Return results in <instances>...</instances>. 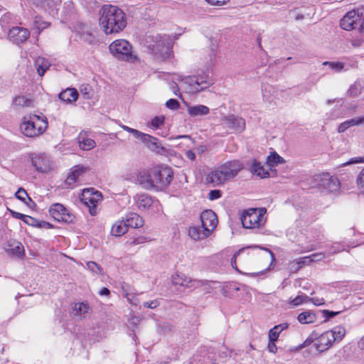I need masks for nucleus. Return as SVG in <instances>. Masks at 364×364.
Here are the masks:
<instances>
[{"mask_svg":"<svg viewBox=\"0 0 364 364\" xmlns=\"http://www.w3.org/2000/svg\"><path fill=\"white\" fill-rule=\"evenodd\" d=\"M15 196L22 202L26 204H28L27 200L28 201H31V199L29 198L28 193L23 188H19L18 190L16 192Z\"/></svg>","mask_w":364,"mask_h":364,"instance_id":"41","label":"nucleus"},{"mask_svg":"<svg viewBox=\"0 0 364 364\" xmlns=\"http://www.w3.org/2000/svg\"><path fill=\"white\" fill-rule=\"evenodd\" d=\"M147 241H148V240L146 237L140 236L138 237H134V238L130 239L129 240H128L127 242L126 245L128 246H134V245L144 244Z\"/></svg>","mask_w":364,"mask_h":364,"instance_id":"42","label":"nucleus"},{"mask_svg":"<svg viewBox=\"0 0 364 364\" xmlns=\"http://www.w3.org/2000/svg\"><path fill=\"white\" fill-rule=\"evenodd\" d=\"M226 181L237 176L238 173L243 168L241 162L237 160L230 161L218 166Z\"/></svg>","mask_w":364,"mask_h":364,"instance_id":"11","label":"nucleus"},{"mask_svg":"<svg viewBox=\"0 0 364 364\" xmlns=\"http://www.w3.org/2000/svg\"><path fill=\"white\" fill-rule=\"evenodd\" d=\"M265 208H250L247 210L241 216L243 228L253 229L259 228L265 223Z\"/></svg>","mask_w":364,"mask_h":364,"instance_id":"4","label":"nucleus"},{"mask_svg":"<svg viewBox=\"0 0 364 364\" xmlns=\"http://www.w3.org/2000/svg\"><path fill=\"white\" fill-rule=\"evenodd\" d=\"M128 230V225L126 221L118 220L112 227L111 232L116 237L125 234Z\"/></svg>","mask_w":364,"mask_h":364,"instance_id":"31","label":"nucleus"},{"mask_svg":"<svg viewBox=\"0 0 364 364\" xmlns=\"http://www.w3.org/2000/svg\"><path fill=\"white\" fill-rule=\"evenodd\" d=\"M171 282L174 285L181 286L186 288H198L201 285L208 284V282L193 279L182 272H176L171 276Z\"/></svg>","mask_w":364,"mask_h":364,"instance_id":"9","label":"nucleus"},{"mask_svg":"<svg viewBox=\"0 0 364 364\" xmlns=\"http://www.w3.org/2000/svg\"><path fill=\"white\" fill-rule=\"evenodd\" d=\"M134 200L137 209L141 212L154 210L159 203L158 200H154L151 196L144 193H137L134 197Z\"/></svg>","mask_w":364,"mask_h":364,"instance_id":"12","label":"nucleus"},{"mask_svg":"<svg viewBox=\"0 0 364 364\" xmlns=\"http://www.w3.org/2000/svg\"><path fill=\"white\" fill-rule=\"evenodd\" d=\"M124 296L131 304L136 306L139 303L138 298H136L133 294L124 292Z\"/></svg>","mask_w":364,"mask_h":364,"instance_id":"48","label":"nucleus"},{"mask_svg":"<svg viewBox=\"0 0 364 364\" xmlns=\"http://www.w3.org/2000/svg\"><path fill=\"white\" fill-rule=\"evenodd\" d=\"M315 181L319 188L329 192H337L340 188V182L338 178L331 176L328 173H323L315 176Z\"/></svg>","mask_w":364,"mask_h":364,"instance_id":"8","label":"nucleus"},{"mask_svg":"<svg viewBox=\"0 0 364 364\" xmlns=\"http://www.w3.org/2000/svg\"><path fill=\"white\" fill-rule=\"evenodd\" d=\"M308 301H311L316 306H321L325 304V301L323 298H309Z\"/></svg>","mask_w":364,"mask_h":364,"instance_id":"62","label":"nucleus"},{"mask_svg":"<svg viewBox=\"0 0 364 364\" xmlns=\"http://www.w3.org/2000/svg\"><path fill=\"white\" fill-rule=\"evenodd\" d=\"M102 194L93 188L85 189L83 191L81 196V200L86 205L90 210L91 215L97 213L96 208L102 200Z\"/></svg>","mask_w":364,"mask_h":364,"instance_id":"7","label":"nucleus"},{"mask_svg":"<svg viewBox=\"0 0 364 364\" xmlns=\"http://www.w3.org/2000/svg\"><path fill=\"white\" fill-rule=\"evenodd\" d=\"M331 335L332 333L327 331L316 338L314 346L318 352H324L333 346L335 342V338L331 336Z\"/></svg>","mask_w":364,"mask_h":364,"instance_id":"14","label":"nucleus"},{"mask_svg":"<svg viewBox=\"0 0 364 364\" xmlns=\"http://www.w3.org/2000/svg\"><path fill=\"white\" fill-rule=\"evenodd\" d=\"M173 171L167 166H157L152 168V177H154V189L161 191L166 188L173 180Z\"/></svg>","mask_w":364,"mask_h":364,"instance_id":"5","label":"nucleus"},{"mask_svg":"<svg viewBox=\"0 0 364 364\" xmlns=\"http://www.w3.org/2000/svg\"><path fill=\"white\" fill-rule=\"evenodd\" d=\"M137 181L146 190L154 189V177H152V168L142 170L137 176Z\"/></svg>","mask_w":364,"mask_h":364,"instance_id":"20","label":"nucleus"},{"mask_svg":"<svg viewBox=\"0 0 364 364\" xmlns=\"http://www.w3.org/2000/svg\"><path fill=\"white\" fill-rule=\"evenodd\" d=\"M288 328V323H283L279 325L275 326L274 328H271L269 331V339L271 341H277L279 336V334L282 331L287 329Z\"/></svg>","mask_w":364,"mask_h":364,"instance_id":"37","label":"nucleus"},{"mask_svg":"<svg viewBox=\"0 0 364 364\" xmlns=\"http://www.w3.org/2000/svg\"><path fill=\"white\" fill-rule=\"evenodd\" d=\"M48 127L46 117L29 114L23 117L20 125L21 133L27 137H37L45 132Z\"/></svg>","mask_w":364,"mask_h":364,"instance_id":"2","label":"nucleus"},{"mask_svg":"<svg viewBox=\"0 0 364 364\" xmlns=\"http://www.w3.org/2000/svg\"><path fill=\"white\" fill-rule=\"evenodd\" d=\"M223 121L226 127L235 132H241L245 129V122L241 117L231 114L225 117Z\"/></svg>","mask_w":364,"mask_h":364,"instance_id":"19","label":"nucleus"},{"mask_svg":"<svg viewBox=\"0 0 364 364\" xmlns=\"http://www.w3.org/2000/svg\"><path fill=\"white\" fill-rule=\"evenodd\" d=\"M277 341H271L269 339V343H268V346H267V348H268V350L270 353H275L277 350V347L275 344V342Z\"/></svg>","mask_w":364,"mask_h":364,"instance_id":"63","label":"nucleus"},{"mask_svg":"<svg viewBox=\"0 0 364 364\" xmlns=\"http://www.w3.org/2000/svg\"><path fill=\"white\" fill-rule=\"evenodd\" d=\"M58 97L61 100L67 103H72L77 100L78 92L75 88H68L61 92Z\"/></svg>","mask_w":364,"mask_h":364,"instance_id":"29","label":"nucleus"},{"mask_svg":"<svg viewBox=\"0 0 364 364\" xmlns=\"http://www.w3.org/2000/svg\"><path fill=\"white\" fill-rule=\"evenodd\" d=\"M245 251V248H242V249H240V250H238L237 252H235V254L233 255V257H232L231 259V265L232 267L236 270L238 272H240V271L237 269V265H236V260H237V257L242 253Z\"/></svg>","mask_w":364,"mask_h":364,"instance_id":"56","label":"nucleus"},{"mask_svg":"<svg viewBox=\"0 0 364 364\" xmlns=\"http://www.w3.org/2000/svg\"><path fill=\"white\" fill-rule=\"evenodd\" d=\"M202 228L208 229L212 233L218 224V218L215 213L211 210H204L200 215Z\"/></svg>","mask_w":364,"mask_h":364,"instance_id":"16","label":"nucleus"},{"mask_svg":"<svg viewBox=\"0 0 364 364\" xmlns=\"http://www.w3.org/2000/svg\"><path fill=\"white\" fill-rule=\"evenodd\" d=\"M80 92L85 99H90L91 97V90L90 87H85L80 89Z\"/></svg>","mask_w":364,"mask_h":364,"instance_id":"60","label":"nucleus"},{"mask_svg":"<svg viewBox=\"0 0 364 364\" xmlns=\"http://www.w3.org/2000/svg\"><path fill=\"white\" fill-rule=\"evenodd\" d=\"M332 333L331 336L335 338V342L341 341L346 335V329L343 326H337L328 331Z\"/></svg>","mask_w":364,"mask_h":364,"instance_id":"40","label":"nucleus"},{"mask_svg":"<svg viewBox=\"0 0 364 364\" xmlns=\"http://www.w3.org/2000/svg\"><path fill=\"white\" fill-rule=\"evenodd\" d=\"M306 257L309 259L311 264L313 262H318L322 260L325 257V255L323 253L319 252L312 254L310 256H307Z\"/></svg>","mask_w":364,"mask_h":364,"instance_id":"50","label":"nucleus"},{"mask_svg":"<svg viewBox=\"0 0 364 364\" xmlns=\"http://www.w3.org/2000/svg\"><path fill=\"white\" fill-rule=\"evenodd\" d=\"M208 229H204L201 227L192 226L189 228L188 235L189 236L196 241L202 240L210 235Z\"/></svg>","mask_w":364,"mask_h":364,"instance_id":"22","label":"nucleus"},{"mask_svg":"<svg viewBox=\"0 0 364 364\" xmlns=\"http://www.w3.org/2000/svg\"><path fill=\"white\" fill-rule=\"evenodd\" d=\"M126 223L128 227L138 228L144 225V220L136 213H130L127 215Z\"/></svg>","mask_w":364,"mask_h":364,"instance_id":"32","label":"nucleus"},{"mask_svg":"<svg viewBox=\"0 0 364 364\" xmlns=\"http://www.w3.org/2000/svg\"><path fill=\"white\" fill-rule=\"evenodd\" d=\"M316 320V314L311 311L301 312L298 316V321L303 324L311 323L315 322Z\"/></svg>","mask_w":364,"mask_h":364,"instance_id":"38","label":"nucleus"},{"mask_svg":"<svg viewBox=\"0 0 364 364\" xmlns=\"http://www.w3.org/2000/svg\"><path fill=\"white\" fill-rule=\"evenodd\" d=\"M88 171V168L82 165H77L73 167L68 176L65 183L68 186H73L81 179L84 173Z\"/></svg>","mask_w":364,"mask_h":364,"instance_id":"18","label":"nucleus"},{"mask_svg":"<svg viewBox=\"0 0 364 364\" xmlns=\"http://www.w3.org/2000/svg\"><path fill=\"white\" fill-rule=\"evenodd\" d=\"M345 122H346V124L349 127V128L350 127H353V126H359L363 124L360 117L350 119L346 120Z\"/></svg>","mask_w":364,"mask_h":364,"instance_id":"55","label":"nucleus"},{"mask_svg":"<svg viewBox=\"0 0 364 364\" xmlns=\"http://www.w3.org/2000/svg\"><path fill=\"white\" fill-rule=\"evenodd\" d=\"M358 21H360L359 14V8L357 10H352L348 12L341 20V27L346 31H350L354 28V25Z\"/></svg>","mask_w":364,"mask_h":364,"instance_id":"15","label":"nucleus"},{"mask_svg":"<svg viewBox=\"0 0 364 364\" xmlns=\"http://www.w3.org/2000/svg\"><path fill=\"white\" fill-rule=\"evenodd\" d=\"M90 308L86 303H76L73 308V314L76 316L84 317L90 312Z\"/></svg>","mask_w":364,"mask_h":364,"instance_id":"35","label":"nucleus"},{"mask_svg":"<svg viewBox=\"0 0 364 364\" xmlns=\"http://www.w3.org/2000/svg\"><path fill=\"white\" fill-rule=\"evenodd\" d=\"M203 282V280H201ZM206 282H208V284H204L201 285L200 287H204V289L206 292L209 293L210 292V289H216L218 287L217 285L219 284L218 282H214V281H205Z\"/></svg>","mask_w":364,"mask_h":364,"instance_id":"52","label":"nucleus"},{"mask_svg":"<svg viewBox=\"0 0 364 364\" xmlns=\"http://www.w3.org/2000/svg\"><path fill=\"white\" fill-rule=\"evenodd\" d=\"M149 38L153 40V43L149 44V48L153 53L162 57L168 54L171 46V40L168 37L156 35Z\"/></svg>","mask_w":364,"mask_h":364,"instance_id":"6","label":"nucleus"},{"mask_svg":"<svg viewBox=\"0 0 364 364\" xmlns=\"http://www.w3.org/2000/svg\"><path fill=\"white\" fill-rule=\"evenodd\" d=\"M309 296L305 294L298 295L296 298L290 301V304L294 306H297L304 302H308Z\"/></svg>","mask_w":364,"mask_h":364,"instance_id":"44","label":"nucleus"},{"mask_svg":"<svg viewBox=\"0 0 364 364\" xmlns=\"http://www.w3.org/2000/svg\"><path fill=\"white\" fill-rule=\"evenodd\" d=\"M111 53L118 59L128 62H134L137 57L132 53V47L126 40L118 39L113 41L109 46Z\"/></svg>","mask_w":364,"mask_h":364,"instance_id":"3","label":"nucleus"},{"mask_svg":"<svg viewBox=\"0 0 364 364\" xmlns=\"http://www.w3.org/2000/svg\"><path fill=\"white\" fill-rule=\"evenodd\" d=\"M166 107L168 109L176 110L180 107L179 102L175 99H170L166 103Z\"/></svg>","mask_w":364,"mask_h":364,"instance_id":"51","label":"nucleus"},{"mask_svg":"<svg viewBox=\"0 0 364 364\" xmlns=\"http://www.w3.org/2000/svg\"><path fill=\"white\" fill-rule=\"evenodd\" d=\"M77 142L80 149L84 151H89L92 149L96 146V142L92 139L87 136V133L81 132L77 137Z\"/></svg>","mask_w":364,"mask_h":364,"instance_id":"23","label":"nucleus"},{"mask_svg":"<svg viewBox=\"0 0 364 364\" xmlns=\"http://www.w3.org/2000/svg\"><path fill=\"white\" fill-rule=\"evenodd\" d=\"M187 112L191 117H195L207 115L210 112V109L207 106L203 105H198L194 106L188 105Z\"/></svg>","mask_w":364,"mask_h":364,"instance_id":"27","label":"nucleus"},{"mask_svg":"<svg viewBox=\"0 0 364 364\" xmlns=\"http://www.w3.org/2000/svg\"><path fill=\"white\" fill-rule=\"evenodd\" d=\"M6 252L16 257H21L24 255V248L21 243L16 240H11L9 242Z\"/></svg>","mask_w":364,"mask_h":364,"instance_id":"26","label":"nucleus"},{"mask_svg":"<svg viewBox=\"0 0 364 364\" xmlns=\"http://www.w3.org/2000/svg\"><path fill=\"white\" fill-rule=\"evenodd\" d=\"M208 3L213 6H220L226 4L230 0H205Z\"/></svg>","mask_w":364,"mask_h":364,"instance_id":"59","label":"nucleus"},{"mask_svg":"<svg viewBox=\"0 0 364 364\" xmlns=\"http://www.w3.org/2000/svg\"><path fill=\"white\" fill-rule=\"evenodd\" d=\"M344 250H346V249L343 246H341L340 245H333L329 251L331 254H335Z\"/></svg>","mask_w":364,"mask_h":364,"instance_id":"61","label":"nucleus"},{"mask_svg":"<svg viewBox=\"0 0 364 364\" xmlns=\"http://www.w3.org/2000/svg\"><path fill=\"white\" fill-rule=\"evenodd\" d=\"M181 87L189 93H196L201 92V88L198 87L195 76L186 77L181 83Z\"/></svg>","mask_w":364,"mask_h":364,"instance_id":"24","label":"nucleus"},{"mask_svg":"<svg viewBox=\"0 0 364 364\" xmlns=\"http://www.w3.org/2000/svg\"><path fill=\"white\" fill-rule=\"evenodd\" d=\"M138 139H140L149 149L156 154H163L165 151L164 147L159 143V139L156 137L141 132Z\"/></svg>","mask_w":364,"mask_h":364,"instance_id":"13","label":"nucleus"},{"mask_svg":"<svg viewBox=\"0 0 364 364\" xmlns=\"http://www.w3.org/2000/svg\"><path fill=\"white\" fill-rule=\"evenodd\" d=\"M121 127L126 132H129V133H131L132 134L136 139L139 138V136H140L141 132L137 130V129H133V128H131L128 126H126V125H121Z\"/></svg>","mask_w":364,"mask_h":364,"instance_id":"54","label":"nucleus"},{"mask_svg":"<svg viewBox=\"0 0 364 364\" xmlns=\"http://www.w3.org/2000/svg\"><path fill=\"white\" fill-rule=\"evenodd\" d=\"M314 340H316V338H314L311 336L307 338L301 344L299 345L296 347V350H301L305 347L309 346L310 344H311L314 342Z\"/></svg>","mask_w":364,"mask_h":364,"instance_id":"58","label":"nucleus"},{"mask_svg":"<svg viewBox=\"0 0 364 364\" xmlns=\"http://www.w3.org/2000/svg\"><path fill=\"white\" fill-rule=\"evenodd\" d=\"M164 122V117H155L154 119H152L151 120V126L155 128V129H157L159 128L161 125H162Z\"/></svg>","mask_w":364,"mask_h":364,"instance_id":"49","label":"nucleus"},{"mask_svg":"<svg viewBox=\"0 0 364 364\" xmlns=\"http://www.w3.org/2000/svg\"><path fill=\"white\" fill-rule=\"evenodd\" d=\"M363 39L360 35L353 36L350 42L353 47L358 48L363 43Z\"/></svg>","mask_w":364,"mask_h":364,"instance_id":"47","label":"nucleus"},{"mask_svg":"<svg viewBox=\"0 0 364 364\" xmlns=\"http://www.w3.org/2000/svg\"><path fill=\"white\" fill-rule=\"evenodd\" d=\"M30 36V31L25 28L14 27L9 32V39L16 44L26 41Z\"/></svg>","mask_w":364,"mask_h":364,"instance_id":"17","label":"nucleus"},{"mask_svg":"<svg viewBox=\"0 0 364 364\" xmlns=\"http://www.w3.org/2000/svg\"><path fill=\"white\" fill-rule=\"evenodd\" d=\"M14 105L20 107H29L33 106V101L25 96H18L14 98Z\"/></svg>","mask_w":364,"mask_h":364,"instance_id":"39","label":"nucleus"},{"mask_svg":"<svg viewBox=\"0 0 364 364\" xmlns=\"http://www.w3.org/2000/svg\"><path fill=\"white\" fill-rule=\"evenodd\" d=\"M197 82H198V87L201 88V91L209 87L213 83V80L209 74H204L203 75H198L195 76Z\"/></svg>","mask_w":364,"mask_h":364,"instance_id":"36","label":"nucleus"},{"mask_svg":"<svg viewBox=\"0 0 364 364\" xmlns=\"http://www.w3.org/2000/svg\"><path fill=\"white\" fill-rule=\"evenodd\" d=\"M284 163V159L280 156L277 152H272L267 157L266 160L267 166L269 168V170L272 171V168L279 164H282Z\"/></svg>","mask_w":364,"mask_h":364,"instance_id":"33","label":"nucleus"},{"mask_svg":"<svg viewBox=\"0 0 364 364\" xmlns=\"http://www.w3.org/2000/svg\"><path fill=\"white\" fill-rule=\"evenodd\" d=\"M49 213L51 217L58 222L72 223L75 218V216L60 203L53 204Z\"/></svg>","mask_w":364,"mask_h":364,"instance_id":"10","label":"nucleus"},{"mask_svg":"<svg viewBox=\"0 0 364 364\" xmlns=\"http://www.w3.org/2000/svg\"><path fill=\"white\" fill-rule=\"evenodd\" d=\"M361 93L360 85L355 83L348 90V94L352 97H357Z\"/></svg>","mask_w":364,"mask_h":364,"instance_id":"46","label":"nucleus"},{"mask_svg":"<svg viewBox=\"0 0 364 364\" xmlns=\"http://www.w3.org/2000/svg\"><path fill=\"white\" fill-rule=\"evenodd\" d=\"M310 260L309 258L304 257L289 262L288 269L291 272H296L304 265H309Z\"/></svg>","mask_w":364,"mask_h":364,"instance_id":"30","label":"nucleus"},{"mask_svg":"<svg viewBox=\"0 0 364 364\" xmlns=\"http://www.w3.org/2000/svg\"><path fill=\"white\" fill-rule=\"evenodd\" d=\"M207 181L213 183L214 186H220L226 182L218 166L212 171L207 176Z\"/></svg>","mask_w":364,"mask_h":364,"instance_id":"25","label":"nucleus"},{"mask_svg":"<svg viewBox=\"0 0 364 364\" xmlns=\"http://www.w3.org/2000/svg\"><path fill=\"white\" fill-rule=\"evenodd\" d=\"M269 168H265L264 165L256 160H254L252 163L251 171L262 178L269 177Z\"/></svg>","mask_w":364,"mask_h":364,"instance_id":"28","label":"nucleus"},{"mask_svg":"<svg viewBox=\"0 0 364 364\" xmlns=\"http://www.w3.org/2000/svg\"><path fill=\"white\" fill-rule=\"evenodd\" d=\"M87 268L92 271V272L98 274H102V268L95 262H88L87 263Z\"/></svg>","mask_w":364,"mask_h":364,"instance_id":"45","label":"nucleus"},{"mask_svg":"<svg viewBox=\"0 0 364 364\" xmlns=\"http://www.w3.org/2000/svg\"><path fill=\"white\" fill-rule=\"evenodd\" d=\"M359 14L360 16L361 30L364 32V6L359 8Z\"/></svg>","mask_w":364,"mask_h":364,"instance_id":"64","label":"nucleus"},{"mask_svg":"<svg viewBox=\"0 0 364 364\" xmlns=\"http://www.w3.org/2000/svg\"><path fill=\"white\" fill-rule=\"evenodd\" d=\"M357 183L359 189L364 193V169L361 171L358 176Z\"/></svg>","mask_w":364,"mask_h":364,"instance_id":"53","label":"nucleus"},{"mask_svg":"<svg viewBox=\"0 0 364 364\" xmlns=\"http://www.w3.org/2000/svg\"><path fill=\"white\" fill-rule=\"evenodd\" d=\"M35 65L40 76H43L50 66L49 60L43 57H38L35 60Z\"/></svg>","mask_w":364,"mask_h":364,"instance_id":"34","label":"nucleus"},{"mask_svg":"<svg viewBox=\"0 0 364 364\" xmlns=\"http://www.w3.org/2000/svg\"><path fill=\"white\" fill-rule=\"evenodd\" d=\"M32 164L40 172H48L51 168L49 158L44 154H39L32 159Z\"/></svg>","mask_w":364,"mask_h":364,"instance_id":"21","label":"nucleus"},{"mask_svg":"<svg viewBox=\"0 0 364 364\" xmlns=\"http://www.w3.org/2000/svg\"><path fill=\"white\" fill-rule=\"evenodd\" d=\"M323 65H328L331 70L340 71L344 68V64L341 62H329L325 61Z\"/></svg>","mask_w":364,"mask_h":364,"instance_id":"43","label":"nucleus"},{"mask_svg":"<svg viewBox=\"0 0 364 364\" xmlns=\"http://www.w3.org/2000/svg\"><path fill=\"white\" fill-rule=\"evenodd\" d=\"M100 14V26L106 34L119 33L126 27L125 14L117 6L105 5Z\"/></svg>","mask_w":364,"mask_h":364,"instance_id":"1","label":"nucleus"},{"mask_svg":"<svg viewBox=\"0 0 364 364\" xmlns=\"http://www.w3.org/2000/svg\"><path fill=\"white\" fill-rule=\"evenodd\" d=\"M221 197V192L219 190H212L208 194V198L210 200L218 199Z\"/></svg>","mask_w":364,"mask_h":364,"instance_id":"57","label":"nucleus"}]
</instances>
